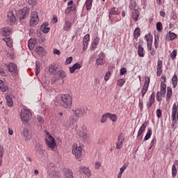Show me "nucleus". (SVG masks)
<instances>
[{
    "instance_id": "f257e3e1",
    "label": "nucleus",
    "mask_w": 178,
    "mask_h": 178,
    "mask_svg": "<svg viewBox=\"0 0 178 178\" xmlns=\"http://www.w3.org/2000/svg\"><path fill=\"white\" fill-rule=\"evenodd\" d=\"M74 118L69 120L70 124H73L80 119L81 116H84L87 114V108L81 106H76L72 108Z\"/></svg>"
},
{
    "instance_id": "f03ea898",
    "label": "nucleus",
    "mask_w": 178,
    "mask_h": 178,
    "mask_svg": "<svg viewBox=\"0 0 178 178\" xmlns=\"http://www.w3.org/2000/svg\"><path fill=\"white\" fill-rule=\"evenodd\" d=\"M45 143L49 148H51L52 150L55 149V147H56V141L48 131H46Z\"/></svg>"
},
{
    "instance_id": "7ed1b4c3",
    "label": "nucleus",
    "mask_w": 178,
    "mask_h": 178,
    "mask_svg": "<svg viewBox=\"0 0 178 178\" xmlns=\"http://www.w3.org/2000/svg\"><path fill=\"white\" fill-rule=\"evenodd\" d=\"M60 99L63 102V105L64 108H70L72 106V97L70 95H69V94L63 95L60 97Z\"/></svg>"
},
{
    "instance_id": "20e7f679",
    "label": "nucleus",
    "mask_w": 178,
    "mask_h": 178,
    "mask_svg": "<svg viewBox=\"0 0 178 178\" xmlns=\"http://www.w3.org/2000/svg\"><path fill=\"white\" fill-rule=\"evenodd\" d=\"M145 38L147 42V47L148 51H149L150 55H152V56H155L156 54V50L152 49V37L151 36V34L146 35L145 36Z\"/></svg>"
},
{
    "instance_id": "39448f33",
    "label": "nucleus",
    "mask_w": 178,
    "mask_h": 178,
    "mask_svg": "<svg viewBox=\"0 0 178 178\" xmlns=\"http://www.w3.org/2000/svg\"><path fill=\"white\" fill-rule=\"evenodd\" d=\"M72 154L76 159L81 158V156L83 155V147L80 145L78 146L77 144L74 143L72 146Z\"/></svg>"
},
{
    "instance_id": "423d86ee",
    "label": "nucleus",
    "mask_w": 178,
    "mask_h": 178,
    "mask_svg": "<svg viewBox=\"0 0 178 178\" xmlns=\"http://www.w3.org/2000/svg\"><path fill=\"white\" fill-rule=\"evenodd\" d=\"M63 80V79H66V72L63 70H59L54 75V77L51 79V84H55L56 81H59V80Z\"/></svg>"
},
{
    "instance_id": "0eeeda50",
    "label": "nucleus",
    "mask_w": 178,
    "mask_h": 178,
    "mask_svg": "<svg viewBox=\"0 0 178 178\" xmlns=\"http://www.w3.org/2000/svg\"><path fill=\"white\" fill-rule=\"evenodd\" d=\"M39 22H40V18H38V13H37V11L32 12L31 14V19H30L31 27H34V26H37Z\"/></svg>"
},
{
    "instance_id": "6e6552de",
    "label": "nucleus",
    "mask_w": 178,
    "mask_h": 178,
    "mask_svg": "<svg viewBox=\"0 0 178 178\" xmlns=\"http://www.w3.org/2000/svg\"><path fill=\"white\" fill-rule=\"evenodd\" d=\"M20 116L23 122H30L31 119V112L26 109H22L21 111Z\"/></svg>"
},
{
    "instance_id": "1a4fd4ad",
    "label": "nucleus",
    "mask_w": 178,
    "mask_h": 178,
    "mask_svg": "<svg viewBox=\"0 0 178 178\" xmlns=\"http://www.w3.org/2000/svg\"><path fill=\"white\" fill-rule=\"evenodd\" d=\"M7 68L10 73H12L13 76H17L19 74V70L17 69V65L13 63H10L7 65Z\"/></svg>"
},
{
    "instance_id": "9d476101",
    "label": "nucleus",
    "mask_w": 178,
    "mask_h": 178,
    "mask_svg": "<svg viewBox=\"0 0 178 178\" xmlns=\"http://www.w3.org/2000/svg\"><path fill=\"white\" fill-rule=\"evenodd\" d=\"M30 15V8L29 7H24L20 12V20L27 19Z\"/></svg>"
},
{
    "instance_id": "9b49d317",
    "label": "nucleus",
    "mask_w": 178,
    "mask_h": 178,
    "mask_svg": "<svg viewBox=\"0 0 178 178\" xmlns=\"http://www.w3.org/2000/svg\"><path fill=\"white\" fill-rule=\"evenodd\" d=\"M148 87H149V77L145 76V83L141 90L142 97H144V95H145V94H147V92L148 91Z\"/></svg>"
},
{
    "instance_id": "f8f14e48",
    "label": "nucleus",
    "mask_w": 178,
    "mask_h": 178,
    "mask_svg": "<svg viewBox=\"0 0 178 178\" xmlns=\"http://www.w3.org/2000/svg\"><path fill=\"white\" fill-rule=\"evenodd\" d=\"M78 136L80 138V140L83 141V143H88V140H90V136H88V134L86 131H79L78 132Z\"/></svg>"
},
{
    "instance_id": "ddd939ff",
    "label": "nucleus",
    "mask_w": 178,
    "mask_h": 178,
    "mask_svg": "<svg viewBox=\"0 0 178 178\" xmlns=\"http://www.w3.org/2000/svg\"><path fill=\"white\" fill-rule=\"evenodd\" d=\"M21 133L25 141H29V140H31V135L30 134V131H29V129L24 128L22 129Z\"/></svg>"
},
{
    "instance_id": "4468645a",
    "label": "nucleus",
    "mask_w": 178,
    "mask_h": 178,
    "mask_svg": "<svg viewBox=\"0 0 178 178\" xmlns=\"http://www.w3.org/2000/svg\"><path fill=\"white\" fill-rule=\"evenodd\" d=\"M176 116L178 120V105L175 103L172 108V120H176Z\"/></svg>"
},
{
    "instance_id": "2eb2a0df",
    "label": "nucleus",
    "mask_w": 178,
    "mask_h": 178,
    "mask_svg": "<svg viewBox=\"0 0 178 178\" xmlns=\"http://www.w3.org/2000/svg\"><path fill=\"white\" fill-rule=\"evenodd\" d=\"M123 141H124V137H123V135L120 134L118 138V143L116 145L117 149H120V148H122V145H123Z\"/></svg>"
},
{
    "instance_id": "dca6fc26",
    "label": "nucleus",
    "mask_w": 178,
    "mask_h": 178,
    "mask_svg": "<svg viewBox=\"0 0 178 178\" xmlns=\"http://www.w3.org/2000/svg\"><path fill=\"white\" fill-rule=\"evenodd\" d=\"M79 172L81 173H84V175H86V176H88V177H90V176H91V170H90V169H88V168H86L84 166L80 167Z\"/></svg>"
},
{
    "instance_id": "f3484780",
    "label": "nucleus",
    "mask_w": 178,
    "mask_h": 178,
    "mask_svg": "<svg viewBox=\"0 0 178 178\" xmlns=\"http://www.w3.org/2000/svg\"><path fill=\"white\" fill-rule=\"evenodd\" d=\"M162 66H163L162 60H159L157 63V72H156V76H158V77H159V76L162 74V72H163Z\"/></svg>"
},
{
    "instance_id": "a211bd4d",
    "label": "nucleus",
    "mask_w": 178,
    "mask_h": 178,
    "mask_svg": "<svg viewBox=\"0 0 178 178\" xmlns=\"http://www.w3.org/2000/svg\"><path fill=\"white\" fill-rule=\"evenodd\" d=\"M145 129H147V122H143V124L139 129L138 132V137H143V133L145 131Z\"/></svg>"
},
{
    "instance_id": "6ab92c4d",
    "label": "nucleus",
    "mask_w": 178,
    "mask_h": 178,
    "mask_svg": "<svg viewBox=\"0 0 178 178\" xmlns=\"http://www.w3.org/2000/svg\"><path fill=\"white\" fill-rule=\"evenodd\" d=\"M11 30L9 28H2L1 30V34L3 37L10 35Z\"/></svg>"
},
{
    "instance_id": "aec40b11",
    "label": "nucleus",
    "mask_w": 178,
    "mask_h": 178,
    "mask_svg": "<svg viewBox=\"0 0 178 178\" xmlns=\"http://www.w3.org/2000/svg\"><path fill=\"white\" fill-rule=\"evenodd\" d=\"M98 44H99V38H95L93 42H92L90 51H95V49H97Z\"/></svg>"
},
{
    "instance_id": "412c9836",
    "label": "nucleus",
    "mask_w": 178,
    "mask_h": 178,
    "mask_svg": "<svg viewBox=\"0 0 178 178\" xmlns=\"http://www.w3.org/2000/svg\"><path fill=\"white\" fill-rule=\"evenodd\" d=\"M35 51L40 56L45 55V49L42 47H36Z\"/></svg>"
},
{
    "instance_id": "4be33fe9",
    "label": "nucleus",
    "mask_w": 178,
    "mask_h": 178,
    "mask_svg": "<svg viewBox=\"0 0 178 178\" xmlns=\"http://www.w3.org/2000/svg\"><path fill=\"white\" fill-rule=\"evenodd\" d=\"M35 39L31 38L28 42V47L30 49V51H33L34 49V47H35Z\"/></svg>"
},
{
    "instance_id": "5701e85b",
    "label": "nucleus",
    "mask_w": 178,
    "mask_h": 178,
    "mask_svg": "<svg viewBox=\"0 0 178 178\" xmlns=\"http://www.w3.org/2000/svg\"><path fill=\"white\" fill-rule=\"evenodd\" d=\"M49 72L52 74H54V73H56V72H58V67L56 66V65L53 63L49 65Z\"/></svg>"
},
{
    "instance_id": "b1692460",
    "label": "nucleus",
    "mask_w": 178,
    "mask_h": 178,
    "mask_svg": "<svg viewBox=\"0 0 178 178\" xmlns=\"http://www.w3.org/2000/svg\"><path fill=\"white\" fill-rule=\"evenodd\" d=\"M8 17L10 23H15V22H16V17H15L12 11L8 13Z\"/></svg>"
},
{
    "instance_id": "393cba45",
    "label": "nucleus",
    "mask_w": 178,
    "mask_h": 178,
    "mask_svg": "<svg viewBox=\"0 0 178 178\" xmlns=\"http://www.w3.org/2000/svg\"><path fill=\"white\" fill-rule=\"evenodd\" d=\"M81 67V65L76 63L74 64L73 66L70 67V73H73L74 72L77 70V69H80Z\"/></svg>"
},
{
    "instance_id": "a878e982",
    "label": "nucleus",
    "mask_w": 178,
    "mask_h": 178,
    "mask_svg": "<svg viewBox=\"0 0 178 178\" xmlns=\"http://www.w3.org/2000/svg\"><path fill=\"white\" fill-rule=\"evenodd\" d=\"M105 64V61H104V56H102V54H100L99 56V58L96 60V65H101L102 66V65Z\"/></svg>"
},
{
    "instance_id": "bb28decb",
    "label": "nucleus",
    "mask_w": 178,
    "mask_h": 178,
    "mask_svg": "<svg viewBox=\"0 0 178 178\" xmlns=\"http://www.w3.org/2000/svg\"><path fill=\"white\" fill-rule=\"evenodd\" d=\"M160 92H162L163 97H165V95H166V84L161 82L160 84Z\"/></svg>"
},
{
    "instance_id": "cd10ccee",
    "label": "nucleus",
    "mask_w": 178,
    "mask_h": 178,
    "mask_svg": "<svg viewBox=\"0 0 178 178\" xmlns=\"http://www.w3.org/2000/svg\"><path fill=\"white\" fill-rule=\"evenodd\" d=\"M3 41L6 43L7 47L12 48L13 47V41L10 38H3Z\"/></svg>"
},
{
    "instance_id": "c85d7f7f",
    "label": "nucleus",
    "mask_w": 178,
    "mask_h": 178,
    "mask_svg": "<svg viewBox=\"0 0 178 178\" xmlns=\"http://www.w3.org/2000/svg\"><path fill=\"white\" fill-rule=\"evenodd\" d=\"M35 151L37 152V154H40V155H42V154L44 152V149H42V146L40 145H37L35 146Z\"/></svg>"
},
{
    "instance_id": "c756f323",
    "label": "nucleus",
    "mask_w": 178,
    "mask_h": 178,
    "mask_svg": "<svg viewBox=\"0 0 178 178\" xmlns=\"http://www.w3.org/2000/svg\"><path fill=\"white\" fill-rule=\"evenodd\" d=\"M70 29H72V22L70 21H65L63 26V30H65V31H70Z\"/></svg>"
},
{
    "instance_id": "7c9ffc66",
    "label": "nucleus",
    "mask_w": 178,
    "mask_h": 178,
    "mask_svg": "<svg viewBox=\"0 0 178 178\" xmlns=\"http://www.w3.org/2000/svg\"><path fill=\"white\" fill-rule=\"evenodd\" d=\"M139 16L140 13H138V10H135L132 12V19L134 20V22H137L138 20Z\"/></svg>"
},
{
    "instance_id": "2f4dec72",
    "label": "nucleus",
    "mask_w": 178,
    "mask_h": 178,
    "mask_svg": "<svg viewBox=\"0 0 178 178\" xmlns=\"http://www.w3.org/2000/svg\"><path fill=\"white\" fill-rule=\"evenodd\" d=\"M173 95V91L172 90V88H167V95H166V100L169 101L170 98H172V95Z\"/></svg>"
},
{
    "instance_id": "473e14b6",
    "label": "nucleus",
    "mask_w": 178,
    "mask_h": 178,
    "mask_svg": "<svg viewBox=\"0 0 178 178\" xmlns=\"http://www.w3.org/2000/svg\"><path fill=\"white\" fill-rule=\"evenodd\" d=\"M65 178H74L73 172L69 169L65 170Z\"/></svg>"
},
{
    "instance_id": "72a5a7b5",
    "label": "nucleus",
    "mask_w": 178,
    "mask_h": 178,
    "mask_svg": "<svg viewBox=\"0 0 178 178\" xmlns=\"http://www.w3.org/2000/svg\"><path fill=\"white\" fill-rule=\"evenodd\" d=\"M177 37V35H176L173 32H169L166 35V38H170V41H173V40H175V38Z\"/></svg>"
},
{
    "instance_id": "f704fd0d",
    "label": "nucleus",
    "mask_w": 178,
    "mask_h": 178,
    "mask_svg": "<svg viewBox=\"0 0 178 178\" xmlns=\"http://www.w3.org/2000/svg\"><path fill=\"white\" fill-rule=\"evenodd\" d=\"M151 136H152V131L151 130V128H149L147 129V132L144 138V141H147L151 138Z\"/></svg>"
},
{
    "instance_id": "c9c22d12",
    "label": "nucleus",
    "mask_w": 178,
    "mask_h": 178,
    "mask_svg": "<svg viewBox=\"0 0 178 178\" xmlns=\"http://www.w3.org/2000/svg\"><path fill=\"white\" fill-rule=\"evenodd\" d=\"M138 55L140 58H144V48L141 45L138 46Z\"/></svg>"
},
{
    "instance_id": "e433bc0d",
    "label": "nucleus",
    "mask_w": 178,
    "mask_h": 178,
    "mask_svg": "<svg viewBox=\"0 0 178 178\" xmlns=\"http://www.w3.org/2000/svg\"><path fill=\"white\" fill-rule=\"evenodd\" d=\"M107 116L109 118V119H111V120H112V122H116V120H118V115H116V114L108 113Z\"/></svg>"
},
{
    "instance_id": "4c0bfd02",
    "label": "nucleus",
    "mask_w": 178,
    "mask_h": 178,
    "mask_svg": "<svg viewBox=\"0 0 178 178\" xmlns=\"http://www.w3.org/2000/svg\"><path fill=\"white\" fill-rule=\"evenodd\" d=\"M35 74L36 76H38L40 74V69H41V64H40V62L36 61L35 63Z\"/></svg>"
},
{
    "instance_id": "58836bf2",
    "label": "nucleus",
    "mask_w": 178,
    "mask_h": 178,
    "mask_svg": "<svg viewBox=\"0 0 178 178\" xmlns=\"http://www.w3.org/2000/svg\"><path fill=\"white\" fill-rule=\"evenodd\" d=\"M6 100L8 106H13V101H12V98L9 97V95L6 96Z\"/></svg>"
},
{
    "instance_id": "ea45409f",
    "label": "nucleus",
    "mask_w": 178,
    "mask_h": 178,
    "mask_svg": "<svg viewBox=\"0 0 178 178\" xmlns=\"http://www.w3.org/2000/svg\"><path fill=\"white\" fill-rule=\"evenodd\" d=\"M172 87L174 88H176V87H177V76L176 74L173 75L172 78Z\"/></svg>"
},
{
    "instance_id": "a19ab883",
    "label": "nucleus",
    "mask_w": 178,
    "mask_h": 178,
    "mask_svg": "<svg viewBox=\"0 0 178 178\" xmlns=\"http://www.w3.org/2000/svg\"><path fill=\"white\" fill-rule=\"evenodd\" d=\"M140 31H141V30L140 29V28H136V29L134 30V39H135V40H137V38H138V36H139L140 34Z\"/></svg>"
},
{
    "instance_id": "79ce46f5",
    "label": "nucleus",
    "mask_w": 178,
    "mask_h": 178,
    "mask_svg": "<svg viewBox=\"0 0 178 178\" xmlns=\"http://www.w3.org/2000/svg\"><path fill=\"white\" fill-rule=\"evenodd\" d=\"M85 5H86V8L87 10H90V9H91V6L92 5V0H86Z\"/></svg>"
},
{
    "instance_id": "37998d69",
    "label": "nucleus",
    "mask_w": 178,
    "mask_h": 178,
    "mask_svg": "<svg viewBox=\"0 0 178 178\" xmlns=\"http://www.w3.org/2000/svg\"><path fill=\"white\" fill-rule=\"evenodd\" d=\"M119 15V13H118L115 8H112L111 9L110 13H109V18L112 19V15Z\"/></svg>"
},
{
    "instance_id": "c03bdc74",
    "label": "nucleus",
    "mask_w": 178,
    "mask_h": 178,
    "mask_svg": "<svg viewBox=\"0 0 178 178\" xmlns=\"http://www.w3.org/2000/svg\"><path fill=\"white\" fill-rule=\"evenodd\" d=\"M162 97H163V93H162V92H157L156 93V101H158L159 102H161V101H162Z\"/></svg>"
},
{
    "instance_id": "a18cd8bd",
    "label": "nucleus",
    "mask_w": 178,
    "mask_h": 178,
    "mask_svg": "<svg viewBox=\"0 0 178 178\" xmlns=\"http://www.w3.org/2000/svg\"><path fill=\"white\" fill-rule=\"evenodd\" d=\"M127 166H129V163H126L120 168V175H123V172H124L125 169H127Z\"/></svg>"
},
{
    "instance_id": "49530a36",
    "label": "nucleus",
    "mask_w": 178,
    "mask_h": 178,
    "mask_svg": "<svg viewBox=\"0 0 178 178\" xmlns=\"http://www.w3.org/2000/svg\"><path fill=\"white\" fill-rule=\"evenodd\" d=\"M176 175H177V170L176 169V165H173L172 167V177H175Z\"/></svg>"
},
{
    "instance_id": "de8ad7c7",
    "label": "nucleus",
    "mask_w": 178,
    "mask_h": 178,
    "mask_svg": "<svg viewBox=\"0 0 178 178\" xmlns=\"http://www.w3.org/2000/svg\"><path fill=\"white\" fill-rule=\"evenodd\" d=\"M124 83H126V81H124V79H119L117 82V86H119V87H123V85L124 84Z\"/></svg>"
},
{
    "instance_id": "09e8293b",
    "label": "nucleus",
    "mask_w": 178,
    "mask_h": 178,
    "mask_svg": "<svg viewBox=\"0 0 178 178\" xmlns=\"http://www.w3.org/2000/svg\"><path fill=\"white\" fill-rule=\"evenodd\" d=\"M40 30L44 33V34H47V33H49V27H44V26H40Z\"/></svg>"
},
{
    "instance_id": "8fccbe9b",
    "label": "nucleus",
    "mask_w": 178,
    "mask_h": 178,
    "mask_svg": "<svg viewBox=\"0 0 178 178\" xmlns=\"http://www.w3.org/2000/svg\"><path fill=\"white\" fill-rule=\"evenodd\" d=\"M6 55H7V56L8 58H13V50H8L6 51Z\"/></svg>"
},
{
    "instance_id": "3c124183",
    "label": "nucleus",
    "mask_w": 178,
    "mask_h": 178,
    "mask_svg": "<svg viewBox=\"0 0 178 178\" xmlns=\"http://www.w3.org/2000/svg\"><path fill=\"white\" fill-rule=\"evenodd\" d=\"M162 23L161 22H157L156 23V30L157 31H162Z\"/></svg>"
},
{
    "instance_id": "603ef678",
    "label": "nucleus",
    "mask_w": 178,
    "mask_h": 178,
    "mask_svg": "<svg viewBox=\"0 0 178 178\" xmlns=\"http://www.w3.org/2000/svg\"><path fill=\"white\" fill-rule=\"evenodd\" d=\"M106 119H108V113L104 114L102 116L101 123H105V122H106Z\"/></svg>"
},
{
    "instance_id": "864d4df0",
    "label": "nucleus",
    "mask_w": 178,
    "mask_h": 178,
    "mask_svg": "<svg viewBox=\"0 0 178 178\" xmlns=\"http://www.w3.org/2000/svg\"><path fill=\"white\" fill-rule=\"evenodd\" d=\"M71 10H76V6H69L65 10V13H69V12H70Z\"/></svg>"
},
{
    "instance_id": "5fc2aeb1",
    "label": "nucleus",
    "mask_w": 178,
    "mask_h": 178,
    "mask_svg": "<svg viewBox=\"0 0 178 178\" xmlns=\"http://www.w3.org/2000/svg\"><path fill=\"white\" fill-rule=\"evenodd\" d=\"M177 56V50H173L172 52L170 54L171 59H175Z\"/></svg>"
},
{
    "instance_id": "6e6d98bb",
    "label": "nucleus",
    "mask_w": 178,
    "mask_h": 178,
    "mask_svg": "<svg viewBox=\"0 0 178 178\" xmlns=\"http://www.w3.org/2000/svg\"><path fill=\"white\" fill-rule=\"evenodd\" d=\"M28 3L32 6L37 5V0H28Z\"/></svg>"
},
{
    "instance_id": "4d7b16f0",
    "label": "nucleus",
    "mask_w": 178,
    "mask_h": 178,
    "mask_svg": "<svg viewBox=\"0 0 178 178\" xmlns=\"http://www.w3.org/2000/svg\"><path fill=\"white\" fill-rule=\"evenodd\" d=\"M149 102H152V103H153L154 104V102H155V93H152V95H151V97H150V98L149 99Z\"/></svg>"
},
{
    "instance_id": "13d9d810",
    "label": "nucleus",
    "mask_w": 178,
    "mask_h": 178,
    "mask_svg": "<svg viewBox=\"0 0 178 178\" xmlns=\"http://www.w3.org/2000/svg\"><path fill=\"white\" fill-rule=\"evenodd\" d=\"M109 79H111V71H108V72H106V74L104 76V80L106 81H108V80H109Z\"/></svg>"
},
{
    "instance_id": "bf43d9fd",
    "label": "nucleus",
    "mask_w": 178,
    "mask_h": 178,
    "mask_svg": "<svg viewBox=\"0 0 178 178\" xmlns=\"http://www.w3.org/2000/svg\"><path fill=\"white\" fill-rule=\"evenodd\" d=\"M0 90L1 91H2V92H5L8 90V86L4 85H0Z\"/></svg>"
},
{
    "instance_id": "052dcab7",
    "label": "nucleus",
    "mask_w": 178,
    "mask_h": 178,
    "mask_svg": "<svg viewBox=\"0 0 178 178\" xmlns=\"http://www.w3.org/2000/svg\"><path fill=\"white\" fill-rule=\"evenodd\" d=\"M72 62H73V57H72V56L67 58L65 60V63L67 65H70V63H72Z\"/></svg>"
},
{
    "instance_id": "680f3d73",
    "label": "nucleus",
    "mask_w": 178,
    "mask_h": 178,
    "mask_svg": "<svg viewBox=\"0 0 178 178\" xmlns=\"http://www.w3.org/2000/svg\"><path fill=\"white\" fill-rule=\"evenodd\" d=\"M3 154H5V148L3 146L0 145V156H3Z\"/></svg>"
},
{
    "instance_id": "e2e57ef3",
    "label": "nucleus",
    "mask_w": 178,
    "mask_h": 178,
    "mask_svg": "<svg viewBox=\"0 0 178 178\" xmlns=\"http://www.w3.org/2000/svg\"><path fill=\"white\" fill-rule=\"evenodd\" d=\"M85 42H88V41H90V34H86L84 38H83V40Z\"/></svg>"
},
{
    "instance_id": "0e129e2a",
    "label": "nucleus",
    "mask_w": 178,
    "mask_h": 178,
    "mask_svg": "<svg viewBox=\"0 0 178 178\" xmlns=\"http://www.w3.org/2000/svg\"><path fill=\"white\" fill-rule=\"evenodd\" d=\"M127 72V70H126L125 67L121 68L120 72V75L123 76V74H124Z\"/></svg>"
},
{
    "instance_id": "69168bd1",
    "label": "nucleus",
    "mask_w": 178,
    "mask_h": 178,
    "mask_svg": "<svg viewBox=\"0 0 178 178\" xmlns=\"http://www.w3.org/2000/svg\"><path fill=\"white\" fill-rule=\"evenodd\" d=\"M101 168V163L99 161H97L95 164V168L99 169Z\"/></svg>"
},
{
    "instance_id": "338daca9",
    "label": "nucleus",
    "mask_w": 178,
    "mask_h": 178,
    "mask_svg": "<svg viewBox=\"0 0 178 178\" xmlns=\"http://www.w3.org/2000/svg\"><path fill=\"white\" fill-rule=\"evenodd\" d=\"M156 116L158 118H161V116H162V111H161V109L156 110Z\"/></svg>"
},
{
    "instance_id": "774afa93",
    "label": "nucleus",
    "mask_w": 178,
    "mask_h": 178,
    "mask_svg": "<svg viewBox=\"0 0 178 178\" xmlns=\"http://www.w3.org/2000/svg\"><path fill=\"white\" fill-rule=\"evenodd\" d=\"M38 120L39 123H42L44 122V118H42L41 116H38Z\"/></svg>"
}]
</instances>
